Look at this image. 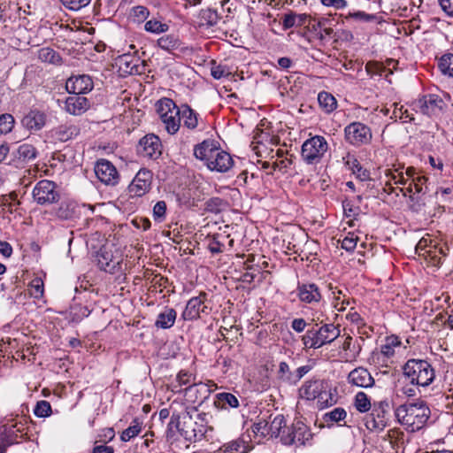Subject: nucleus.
Returning <instances> with one entry per match:
<instances>
[{"label": "nucleus", "mask_w": 453, "mask_h": 453, "mask_svg": "<svg viewBox=\"0 0 453 453\" xmlns=\"http://www.w3.org/2000/svg\"><path fill=\"white\" fill-rule=\"evenodd\" d=\"M34 412L37 417L40 418L49 417L51 413V405L47 401H39L35 408Z\"/></svg>", "instance_id": "nucleus-45"}, {"label": "nucleus", "mask_w": 453, "mask_h": 453, "mask_svg": "<svg viewBox=\"0 0 453 453\" xmlns=\"http://www.w3.org/2000/svg\"><path fill=\"white\" fill-rule=\"evenodd\" d=\"M61 4L67 9L72 11H79L89 4L91 0H59Z\"/></svg>", "instance_id": "nucleus-46"}, {"label": "nucleus", "mask_w": 453, "mask_h": 453, "mask_svg": "<svg viewBox=\"0 0 453 453\" xmlns=\"http://www.w3.org/2000/svg\"><path fill=\"white\" fill-rule=\"evenodd\" d=\"M157 45L169 53L181 48L182 42L177 34H168L160 36L157 40Z\"/></svg>", "instance_id": "nucleus-26"}, {"label": "nucleus", "mask_w": 453, "mask_h": 453, "mask_svg": "<svg viewBox=\"0 0 453 453\" xmlns=\"http://www.w3.org/2000/svg\"><path fill=\"white\" fill-rule=\"evenodd\" d=\"M348 382L359 388H372L374 379L366 368L362 366L353 369L348 375Z\"/></svg>", "instance_id": "nucleus-19"}, {"label": "nucleus", "mask_w": 453, "mask_h": 453, "mask_svg": "<svg viewBox=\"0 0 453 453\" xmlns=\"http://www.w3.org/2000/svg\"><path fill=\"white\" fill-rule=\"evenodd\" d=\"M14 123L12 115L8 113L0 115V135L10 133L14 127Z\"/></svg>", "instance_id": "nucleus-44"}, {"label": "nucleus", "mask_w": 453, "mask_h": 453, "mask_svg": "<svg viewBox=\"0 0 453 453\" xmlns=\"http://www.w3.org/2000/svg\"><path fill=\"white\" fill-rule=\"evenodd\" d=\"M337 403V395L335 391L333 392L331 388H324L317 398V404L320 409L332 406Z\"/></svg>", "instance_id": "nucleus-33"}, {"label": "nucleus", "mask_w": 453, "mask_h": 453, "mask_svg": "<svg viewBox=\"0 0 453 453\" xmlns=\"http://www.w3.org/2000/svg\"><path fill=\"white\" fill-rule=\"evenodd\" d=\"M211 416L206 412H198L196 407H186L180 414L173 413L169 426H174L185 439L188 441L201 440L208 430Z\"/></svg>", "instance_id": "nucleus-1"}, {"label": "nucleus", "mask_w": 453, "mask_h": 453, "mask_svg": "<svg viewBox=\"0 0 453 453\" xmlns=\"http://www.w3.org/2000/svg\"><path fill=\"white\" fill-rule=\"evenodd\" d=\"M142 431V423L139 422L137 418H134L132 421L131 426H129L127 429H125L121 435L120 439L122 441H128L131 439L137 436Z\"/></svg>", "instance_id": "nucleus-40"}, {"label": "nucleus", "mask_w": 453, "mask_h": 453, "mask_svg": "<svg viewBox=\"0 0 453 453\" xmlns=\"http://www.w3.org/2000/svg\"><path fill=\"white\" fill-rule=\"evenodd\" d=\"M137 152L143 157L158 158L162 154V143L159 137L154 134L143 136L139 141Z\"/></svg>", "instance_id": "nucleus-12"}, {"label": "nucleus", "mask_w": 453, "mask_h": 453, "mask_svg": "<svg viewBox=\"0 0 453 453\" xmlns=\"http://www.w3.org/2000/svg\"><path fill=\"white\" fill-rule=\"evenodd\" d=\"M397 62L394 59H388L386 64L370 61L365 65V70L368 74L388 77L393 73V69L395 68Z\"/></svg>", "instance_id": "nucleus-22"}, {"label": "nucleus", "mask_w": 453, "mask_h": 453, "mask_svg": "<svg viewBox=\"0 0 453 453\" xmlns=\"http://www.w3.org/2000/svg\"><path fill=\"white\" fill-rule=\"evenodd\" d=\"M286 424L287 422L283 415L275 416L269 423L268 431L271 434V436L281 437L283 431L285 430L287 432L288 427L286 426Z\"/></svg>", "instance_id": "nucleus-35"}, {"label": "nucleus", "mask_w": 453, "mask_h": 453, "mask_svg": "<svg viewBox=\"0 0 453 453\" xmlns=\"http://www.w3.org/2000/svg\"><path fill=\"white\" fill-rule=\"evenodd\" d=\"M417 385H412L411 383L410 385H405L401 388L400 391L401 393L407 396V397H414L417 395L418 388L416 387Z\"/></svg>", "instance_id": "nucleus-60"}, {"label": "nucleus", "mask_w": 453, "mask_h": 453, "mask_svg": "<svg viewBox=\"0 0 453 453\" xmlns=\"http://www.w3.org/2000/svg\"><path fill=\"white\" fill-rule=\"evenodd\" d=\"M38 58L42 62L55 65L59 64L61 61L59 54L56 50L49 47L42 48L41 50H39Z\"/></svg>", "instance_id": "nucleus-38"}, {"label": "nucleus", "mask_w": 453, "mask_h": 453, "mask_svg": "<svg viewBox=\"0 0 453 453\" xmlns=\"http://www.w3.org/2000/svg\"><path fill=\"white\" fill-rule=\"evenodd\" d=\"M0 254L4 257H10L12 254V248L10 243L0 241Z\"/></svg>", "instance_id": "nucleus-64"}, {"label": "nucleus", "mask_w": 453, "mask_h": 453, "mask_svg": "<svg viewBox=\"0 0 453 453\" xmlns=\"http://www.w3.org/2000/svg\"><path fill=\"white\" fill-rule=\"evenodd\" d=\"M47 115L37 109L30 110L21 119L22 126L30 131H39L46 125Z\"/></svg>", "instance_id": "nucleus-18"}, {"label": "nucleus", "mask_w": 453, "mask_h": 453, "mask_svg": "<svg viewBox=\"0 0 453 453\" xmlns=\"http://www.w3.org/2000/svg\"><path fill=\"white\" fill-rule=\"evenodd\" d=\"M327 150L328 143L325 137L315 135L303 143L301 155L307 164L313 165L320 162Z\"/></svg>", "instance_id": "nucleus-7"}, {"label": "nucleus", "mask_w": 453, "mask_h": 453, "mask_svg": "<svg viewBox=\"0 0 453 453\" xmlns=\"http://www.w3.org/2000/svg\"><path fill=\"white\" fill-rule=\"evenodd\" d=\"M211 74L214 79L219 80L221 78L228 76L230 73L226 68V66L219 65L211 67Z\"/></svg>", "instance_id": "nucleus-52"}, {"label": "nucleus", "mask_w": 453, "mask_h": 453, "mask_svg": "<svg viewBox=\"0 0 453 453\" xmlns=\"http://www.w3.org/2000/svg\"><path fill=\"white\" fill-rule=\"evenodd\" d=\"M335 31L331 27H323L317 34V38L321 42H325L329 38L334 39Z\"/></svg>", "instance_id": "nucleus-54"}, {"label": "nucleus", "mask_w": 453, "mask_h": 453, "mask_svg": "<svg viewBox=\"0 0 453 453\" xmlns=\"http://www.w3.org/2000/svg\"><path fill=\"white\" fill-rule=\"evenodd\" d=\"M177 312L173 308L165 307L158 315L155 322L157 328L168 329L171 328L176 320Z\"/></svg>", "instance_id": "nucleus-28"}, {"label": "nucleus", "mask_w": 453, "mask_h": 453, "mask_svg": "<svg viewBox=\"0 0 453 453\" xmlns=\"http://www.w3.org/2000/svg\"><path fill=\"white\" fill-rule=\"evenodd\" d=\"M156 108L165 130L169 134H175L181 123L180 107L173 100L165 97L157 102Z\"/></svg>", "instance_id": "nucleus-5"}, {"label": "nucleus", "mask_w": 453, "mask_h": 453, "mask_svg": "<svg viewBox=\"0 0 453 453\" xmlns=\"http://www.w3.org/2000/svg\"><path fill=\"white\" fill-rule=\"evenodd\" d=\"M318 101L321 109L326 113L332 112L337 106V101L334 96L326 91L319 93Z\"/></svg>", "instance_id": "nucleus-34"}, {"label": "nucleus", "mask_w": 453, "mask_h": 453, "mask_svg": "<svg viewBox=\"0 0 453 453\" xmlns=\"http://www.w3.org/2000/svg\"><path fill=\"white\" fill-rule=\"evenodd\" d=\"M144 30L150 34H164L169 30V25L153 18L145 22Z\"/></svg>", "instance_id": "nucleus-37"}, {"label": "nucleus", "mask_w": 453, "mask_h": 453, "mask_svg": "<svg viewBox=\"0 0 453 453\" xmlns=\"http://www.w3.org/2000/svg\"><path fill=\"white\" fill-rule=\"evenodd\" d=\"M214 405L221 409H227L229 407L237 408L239 406V401L234 395L223 392L216 395Z\"/></svg>", "instance_id": "nucleus-32"}, {"label": "nucleus", "mask_w": 453, "mask_h": 453, "mask_svg": "<svg viewBox=\"0 0 453 453\" xmlns=\"http://www.w3.org/2000/svg\"><path fill=\"white\" fill-rule=\"evenodd\" d=\"M33 197L39 204H50L59 199L56 184L49 180H40L33 189Z\"/></svg>", "instance_id": "nucleus-11"}, {"label": "nucleus", "mask_w": 453, "mask_h": 453, "mask_svg": "<svg viewBox=\"0 0 453 453\" xmlns=\"http://www.w3.org/2000/svg\"><path fill=\"white\" fill-rule=\"evenodd\" d=\"M340 329L334 324H324L318 327V324L314 325L311 329L307 330L302 337L304 348L319 349L326 344H329L340 336Z\"/></svg>", "instance_id": "nucleus-4"}, {"label": "nucleus", "mask_w": 453, "mask_h": 453, "mask_svg": "<svg viewBox=\"0 0 453 453\" xmlns=\"http://www.w3.org/2000/svg\"><path fill=\"white\" fill-rule=\"evenodd\" d=\"M80 133L78 126L73 124H64L54 128L51 131V135L59 142H66L77 136Z\"/></svg>", "instance_id": "nucleus-25"}, {"label": "nucleus", "mask_w": 453, "mask_h": 453, "mask_svg": "<svg viewBox=\"0 0 453 453\" xmlns=\"http://www.w3.org/2000/svg\"><path fill=\"white\" fill-rule=\"evenodd\" d=\"M180 118L183 120V127L194 130L198 126V114L188 104L180 107Z\"/></svg>", "instance_id": "nucleus-31"}, {"label": "nucleus", "mask_w": 453, "mask_h": 453, "mask_svg": "<svg viewBox=\"0 0 453 453\" xmlns=\"http://www.w3.org/2000/svg\"><path fill=\"white\" fill-rule=\"evenodd\" d=\"M390 422V407L387 401L374 403L372 412L365 418V427L372 432L383 431Z\"/></svg>", "instance_id": "nucleus-6"}, {"label": "nucleus", "mask_w": 453, "mask_h": 453, "mask_svg": "<svg viewBox=\"0 0 453 453\" xmlns=\"http://www.w3.org/2000/svg\"><path fill=\"white\" fill-rule=\"evenodd\" d=\"M133 14L138 21H144L150 15L148 8L138 5L133 8Z\"/></svg>", "instance_id": "nucleus-53"}, {"label": "nucleus", "mask_w": 453, "mask_h": 453, "mask_svg": "<svg viewBox=\"0 0 453 453\" xmlns=\"http://www.w3.org/2000/svg\"><path fill=\"white\" fill-rule=\"evenodd\" d=\"M89 108L88 100L81 95L73 94L65 102V111L72 115H81Z\"/></svg>", "instance_id": "nucleus-20"}, {"label": "nucleus", "mask_w": 453, "mask_h": 453, "mask_svg": "<svg viewBox=\"0 0 453 453\" xmlns=\"http://www.w3.org/2000/svg\"><path fill=\"white\" fill-rule=\"evenodd\" d=\"M311 438V433L308 426L302 421L293 423L290 427L284 430L281 434V441L285 445H304Z\"/></svg>", "instance_id": "nucleus-10"}, {"label": "nucleus", "mask_w": 453, "mask_h": 453, "mask_svg": "<svg viewBox=\"0 0 453 453\" xmlns=\"http://www.w3.org/2000/svg\"><path fill=\"white\" fill-rule=\"evenodd\" d=\"M233 165L234 160L230 154L217 147L205 165L210 171L226 173L233 167Z\"/></svg>", "instance_id": "nucleus-15"}, {"label": "nucleus", "mask_w": 453, "mask_h": 453, "mask_svg": "<svg viewBox=\"0 0 453 453\" xmlns=\"http://www.w3.org/2000/svg\"><path fill=\"white\" fill-rule=\"evenodd\" d=\"M225 203L219 197H212L206 202V210L211 212H219L222 210Z\"/></svg>", "instance_id": "nucleus-49"}, {"label": "nucleus", "mask_w": 453, "mask_h": 453, "mask_svg": "<svg viewBox=\"0 0 453 453\" xmlns=\"http://www.w3.org/2000/svg\"><path fill=\"white\" fill-rule=\"evenodd\" d=\"M345 19L347 20L354 19V20H357V21H359V22H365V23L380 22V20H379L380 17L378 15L366 13V12H365L363 11L349 12L345 16Z\"/></svg>", "instance_id": "nucleus-36"}, {"label": "nucleus", "mask_w": 453, "mask_h": 453, "mask_svg": "<svg viewBox=\"0 0 453 453\" xmlns=\"http://www.w3.org/2000/svg\"><path fill=\"white\" fill-rule=\"evenodd\" d=\"M403 373L412 385L420 387L429 386L435 377L431 364L423 359L408 360L403 366Z\"/></svg>", "instance_id": "nucleus-3"}, {"label": "nucleus", "mask_w": 453, "mask_h": 453, "mask_svg": "<svg viewBox=\"0 0 453 453\" xmlns=\"http://www.w3.org/2000/svg\"><path fill=\"white\" fill-rule=\"evenodd\" d=\"M371 402L364 392H358L355 396V407L360 412H366L371 409Z\"/></svg>", "instance_id": "nucleus-43"}, {"label": "nucleus", "mask_w": 453, "mask_h": 453, "mask_svg": "<svg viewBox=\"0 0 453 453\" xmlns=\"http://www.w3.org/2000/svg\"><path fill=\"white\" fill-rule=\"evenodd\" d=\"M260 273L259 269L250 267L249 271L242 275V280L245 283H251L256 276Z\"/></svg>", "instance_id": "nucleus-57"}, {"label": "nucleus", "mask_w": 453, "mask_h": 453, "mask_svg": "<svg viewBox=\"0 0 453 453\" xmlns=\"http://www.w3.org/2000/svg\"><path fill=\"white\" fill-rule=\"evenodd\" d=\"M224 448H225V451L226 452H230V453H234V452H240V453H246L245 451V446L243 445V441H232L224 445Z\"/></svg>", "instance_id": "nucleus-50"}, {"label": "nucleus", "mask_w": 453, "mask_h": 453, "mask_svg": "<svg viewBox=\"0 0 453 453\" xmlns=\"http://www.w3.org/2000/svg\"><path fill=\"white\" fill-rule=\"evenodd\" d=\"M347 416L346 411L342 407H337L324 414L325 422H339L344 420Z\"/></svg>", "instance_id": "nucleus-42"}, {"label": "nucleus", "mask_w": 453, "mask_h": 453, "mask_svg": "<svg viewBox=\"0 0 453 453\" xmlns=\"http://www.w3.org/2000/svg\"><path fill=\"white\" fill-rule=\"evenodd\" d=\"M427 178L423 175H418L416 178H413V180L409 183L408 188L404 190L401 188L403 196H410L411 198L413 199V196L415 194H426L427 191Z\"/></svg>", "instance_id": "nucleus-27"}, {"label": "nucleus", "mask_w": 453, "mask_h": 453, "mask_svg": "<svg viewBox=\"0 0 453 453\" xmlns=\"http://www.w3.org/2000/svg\"><path fill=\"white\" fill-rule=\"evenodd\" d=\"M216 148L217 146H215L212 141L204 140L194 147V156L196 158L203 161L204 165H206Z\"/></svg>", "instance_id": "nucleus-29"}, {"label": "nucleus", "mask_w": 453, "mask_h": 453, "mask_svg": "<svg viewBox=\"0 0 453 453\" xmlns=\"http://www.w3.org/2000/svg\"><path fill=\"white\" fill-rule=\"evenodd\" d=\"M342 161L345 166L351 171L352 173H356V169L360 165L357 157L350 153H347V155L342 157Z\"/></svg>", "instance_id": "nucleus-51"}, {"label": "nucleus", "mask_w": 453, "mask_h": 453, "mask_svg": "<svg viewBox=\"0 0 453 453\" xmlns=\"http://www.w3.org/2000/svg\"><path fill=\"white\" fill-rule=\"evenodd\" d=\"M36 149L28 143H24L18 148V157L23 161H28L36 157Z\"/></svg>", "instance_id": "nucleus-41"}, {"label": "nucleus", "mask_w": 453, "mask_h": 453, "mask_svg": "<svg viewBox=\"0 0 453 453\" xmlns=\"http://www.w3.org/2000/svg\"><path fill=\"white\" fill-rule=\"evenodd\" d=\"M166 203L165 201H158L153 208V217L155 220L163 221L165 217Z\"/></svg>", "instance_id": "nucleus-47"}, {"label": "nucleus", "mask_w": 453, "mask_h": 453, "mask_svg": "<svg viewBox=\"0 0 453 453\" xmlns=\"http://www.w3.org/2000/svg\"><path fill=\"white\" fill-rule=\"evenodd\" d=\"M97 264L101 270L110 273H114L115 269L119 265V262L113 259L112 254L101 250L97 255Z\"/></svg>", "instance_id": "nucleus-30"}, {"label": "nucleus", "mask_w": 453, "mask_h": 453, "mask_svg": "<svg viewBox=\"0 0 453 453\" xmlns=\"http://www.w3.org/2000/svg\"><path fill=\"white\" fill-rule=\"evenodd\" d=\"M438 66L444 75L453 78V54L446 53L442 55L439 59Z\"/></svg>", "instance_id": "nucleus-39"}, {"label": "nucleus", "mask_w": 453, "mask_h": 453, "mask_svg": "<svg viewBox=\"0 0 453 453\" xmlns=\"http://www.w3.org/2000/svg\"><path fill=\"white\" fill-rule=\"evenodd\" d=\"M344 137L347 142L358 147L369 143L372 134L369 127L355 121L345 127Z\"/></svg>", "instance_id": "nucleus-8"}, {"label": "nucleus", "mask_w": 453, "mask_h": 453, "mask_svg": "<svg viewBox=\"0 0 453 453\" xmlns=\"http://www.w3.org/2000/svg\"><path fill=\"white\" fill-rule=\"evenodd\" d=\"M282 27L285 30L296 27V13L289 12L284 15L281 21Z\"/></svg>", "instance_id": "nucleus-56"}, {"label": "nucleus", "mask_w": 453, "mask_h": 453, "mask_svg": "<svg viewBox=\"0 0 453 453\" xmlns=\"http://www.w3.org/2000/svg\"><path fill=\"white\" fill-rule=\"evenodd\" d=\"M358 237L353 233H349L348 235L342 241V248L347 251H353L357 246Z\"/></svg>", "instance_id": "nucleus-48"}, {"label": "nucleus", "mask_w": 453, "mask_h": 453, "mask_svg": "<svg viewBox=\"0 0 453 453\" xmlns=\"http://www.w3.org/2000/svg\"><path fill=\"white\" fill-rule=\"evenodd\" d=\"M416 107L424 115L438 117L444 112L447 104L439 95L426 94L418 99Z\"/></svg>", "instance_id": "nucleus-9"}, {"label": "nucleus", "mask_w": 453, "mask_h": 453, "mask_svg": "<svg viewBox=\"0 0 453 453\" xmlns=\"http://www.w3.org/2000/svg\"><path fill=\"white\" fill-rule=\"evenodd\" d=\"M95 173L98 180L106 185H115L119 181L116 167L106 159H100L95 165Z\"/></svg>", "instance_id": "nucleus-16"}, {"label": "nucleus", "mask_w": 453, "mask_h": 453, "mask_svg": "<svg viewBox=\"0 0 453 453\" xmlns=\"http://www.w3.org/2000/svg\"><path fill=\"white\" fill-rule=\"evenodd\" d=\"M43 294V283L41 280L36 279L31 284V295L35 297H41Z\"/></svg>", "instance_id": "nucleus-55"}, {"label": "nucleus", "mask_w": 453, "mask_h": 453, "mask_svg": "<svg viewBox=\"0 0 453 453\" xmlns=\"http://www.w3.org/2000/svg\"><path fill=\"white\" fill-rule=\"evenodd\" d=\"M327 388V383L320 380L306 381L299 389L302 398L306 400H317L322 388Z\"/></svg>", "instance_id": "nucleus-21"}, {"label": "nucleus", "mask_w": 453, "mask_h": 453, "mask_svg": "<svg viewBox=\"0 0 453 453\" xmlns=\"http://www.w3.org/2000/svg\"><path fill=\"white\" fill-rule=\"evenodd\" d=\"M353 38H354L353 34L349 30L336 31L334 34V41L335 42H338L340 40L349 42V41L353 40Z\"/></svg>", "instance_id": "nucleus-58"}, {"label": "nucleus", "mask_w": 453, "mask_h": 453, "mask_svg": "<svg viewBox=\"0 0 453 453\" xmlns=\"http://www.w3.org/2000/svg\"><path fill=\"white\" fill-rule=\"evenodd\" d=\"M430 414L429 407L422 400L401 404L395 411L397 421L411 432L418 431L423 428Z\"/></svg>", "instance_id": "nucleus-2"}, {"label": "nucleus", "mask_w": 453, "mask_h": 453, "mask_svg": "<svg viewBox=\"0 0 453 453\" xmlns=\"http://www.w3.org/2000/svg\"><path fill=\"white\" fill-rule=\"evenodd\" d=\"M442 11L449 16L453 17V0H438Z\"/></svg>", "instance_id": "nucleus-61"}, {"label": "nucleus", "mask_w": 453, "mask_h": 453, "mask_svg": "<svg viewBox=\"0 0 453 453\" xmlns=\"http://www.w3.org/2000/svg\"><path fill=\"white\" fill-rule=\"evenodd\" d=\"M297 290L298 296L302 302L307 303H319L321 299L319 287L314 283L299 284Z\"/></svg>", "instance_id": "nucleus-24"}, {"label": "nucleus", "mask_w": 453, "mask_h": 453, "mask_svg": "<svg viewBox=\"0 0 453 453\" xmlns=\"http://www.w3.org/2000/svg\"><path fill=\"white\" fill-rule=\"evenodd\" d=\"M220 17L216 10L202 9L196 17V26L201 30L209 29L215 27Z\"/></svg>", "instance_id": "nucleus-23"}, {"label": "nucleus", "mask_w": 453, "mask_h": 453, "mask_svg": "<svg viewBox=\"0 0 453 453\" xmlns=\"http://www.w3.org/2000/svg\"><path fill=\"white\" fill-rule=\"evenodd\" d=\"M94 83L90 76L80 74L70 77L65 83L68 93L82 95L90 92L93 89Z\"/></svg>", "instance_id": "nucleus-17"}, {"label": "nucleus", "mask_w": 453, "mask_h": 453, "mask_svg": "<svg viewBox=\"0 0 453 453\" xmlns=\"http://www.w3.org/2000/svg\"><path fill=\"white\" fill-rule=\"evenodd\" d=\"M152 173L145 168L141 169L128 186V191L132 196H142L148 193L151 187Z\"/></svg>", "instance_id": "nucleus-14"}, {"label": "nucleus", "mask_w": 453, "mask_h": 453, "mask_svg": "<svg viewBox=\"0 0 453 453\" xmlns=\"http://www.w3.org/2000/svg\"><path fill=\"white\" fill-rule=\"evenodd\" d=\"M307 323L303 319H295L291 323V327L297 333L304 331Z\"/></svg>", "instance_id": "nucleus-62"}, {"label": "nucleus", "mask_w": 453, "mask_h": 453, "mask_svg": "<svg viewBox=\"0 0 453 453\" xmlns=\"http://www.w3.org/2000/svg\"><path fill=\"white\" fill-rule=\"evenodd\" d=\"M192 374L185 371H180L177 375V380L180 386L188 385L191 382Z\"/></svg>", "instance_id": "nucleus-63"}, {"label": "nucleus", "mask_w": 453, "mask_h": 453, "mask_svg": "<svg viewBox=\"0 0 453 453\" xmlns=\"http://www.w3.org/2000/svg\"><path fill=\"white\" fill-rule=\"evenodd\" d=\"M206 293H200L199 296L188 300L181 317L184 320H195L200 318L201 314L208 315L211 309L205 304Z\"/></svg>", "instance_id": "nucleus-13"}, {"label": "nucleus", "mask_w": 453, "mask_h": 453, "mask_svg": "<svg viewBox=\"0 0 453 453\" xmlns=\"http://www.w3.org/2000/svg\"><path fill=\"white\" fill-rule=\"evenodd\" d=\"M321 3L325 6H332L336 10L343 9L347 6L346 0H321Z\"/></svg>", "instance_id": "nucleus-59"}]
</instances>
